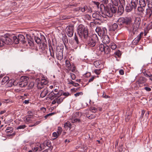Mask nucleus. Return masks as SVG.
<instances>
[{
	"label": "nucleus",
	"instance_id": "052dcab7",
	"mask_svg": "<svg viewBox=\"0 0 152 152\" xmlns=\"http://www.w3.org/2000/svg\"><path fill=\"white\" fill-rule=\"evenodd\" d=\"M83 95V93L82 92H77L75 94V97H77L80 95Z\"/></svg>",
	"mask_w": 152,
	"mask_h": 152
},
{
	"label": "nucleus",
	"instance_id": "b1692460",
	"mask_svg": "<svg viewBox=\"0 0 152 152\" xmlns=\"http://www.w3.org/2000/svg\"><path fill=\"white\" fill-rule=\"evenodd\" d=\"M141 38L137 36L133 40V43L135 45H137L139 43Z\"/></svg>",
	"mask_w": 152,
	"mask_h": 152
},
{
	"label": "nucleus",
	"instance_id": "774afa93",
	"mask_svg": "<svg viewBox=\"0 0 152 152\" xmlns=\"http://www.w3.org/2000/svg\"><path fill=\"white\" fill-rule=\"evenodd\" d=\"M130 118V116L129 115H128L125 117V120L126 122H128Z\"/></svg>",
	"mask_w": 152,
	"mask_h": 152
},
{
	"label": "nucleus",
	"instance_id": "3c124183",
	"mask_svg": "<svg viewBox=\"0 0 152 152\" xmlns=\"http://www.w3.org/2000/svg\"><path fill=\"white\" fill-rule=\"evenodd\" d=\"M96 25V24L94 23L93 22H91L90 24V26L91 27V28H95Z\"/></svg>",
	"mask_w": 152,
	"mask_h": 152
},
{
	"label": "nucleus",
	"instance_id": "f704fd0d",
	"mask_svg": "<svg viewBox=\"0 0 152 152\" xmlns=\"http://www.w3.org/2000/svg\"><path fill=\"white\" fill-rule=\"evenodd\" d=\"M44 86V85L40 81H39V82L37 84V87L38 89H40L43 88Z\"/></svg>",
	"mask_w": 152,
	"mask_h": 152
},
{
	"label": "nucleus",
	"instance_id": "9b49d317",
	"mask_svg": "<svg viewBox=\"0 0 152 152\" xmlns=\"http://www.w3.org/2000/svg\"><path fill=\"white\" fill-rule=\"evenodd\" d=\"M66 32L69 37L72 36L74 33V27L71 26H67L66 28Z\"/></svg>",
	"mask_w": 152,
	"mask_h": 152
},
{
	"label": "nucleus",
	"instance_id": "7c9ffc66",
	"mask_svg": "<svg viewBox=\"0 0 152 152\" xmlns=\"http://www.w3.org/2000/svg\"><path fill=\"white\" fill-rule=\"evenodd\" d=\"M139 4L140 6L145 7L146 6V3L144 0H139Z\"/></svg>",
	"mask_w": 152,
	"mask_h": 152
},
{
	"label": "nucleus",
	"instance_id": "a18cd8bd",
	"mask_svg": "<svg viewBox=\"0 0 152 152\" xmlns=\"http://www.w3.org/2000/svg\"><path fill=\"white\" fill-rule=\"evenodd\" d=\"M2 37H0V47L3 46L4 44Z\"/></svg>",
	"mask_w": 152,
	"mask_h": 152
},
{
	"label": "nucleus",
	"instance_id": "680f3d73",
	"mask_svg": "<svg viewBox=\"0 0 152 152\" xmlns=\"http://www.w3.org/2000/svg\"><path fill=\"white\" fill-rule=\"evenodd\" d=\"M53 136L55 137L56 138H57L59 135L56 132H53L52 134Z\"/></svg>",
	"mask_w": 152,
	"mask_h": 152
},
{
	"label": "nucleus",
	"instance_id": "c85d7f7f",
	"mask_svg": "<svg viewBox=\"0 0 152 152\" xmlns=\"http://www.w3.org/2000/svg\"><path fill=\"white\" fill-rule=\"evenodd\" d=\"M12 38L15 44H18L19 43V41L18 39V37L17 36H14L13 37H11Z\"/></svg>",
	"mask_w": 152,
	"mask_h": 152
},
{
	"label": "nucleus",
	"instance_id": "ddd939ff",
	"mask_svg": "<svg viewBox=\"0 0 152 152\" xmlns=\"http://www.w3.org/2000/svg\"><path fill=\"white\" fill-rule=\"evenodd\" d=\"M4 44L10 45L12 44V40L11 38L7 36L2 37Z\"/></svg>",
	"mask_w": 152,
	"mask_h": 152
},
{
	"label": "nucleus",
	"instance_id": "4c0bfd02",
	"mask_svg": "<svg viewBox=\"0 0 152 152\" xmlns=\"http://www.w3.org/2000/svg\"><path fill=\"white\" fill-rule=\"evenodd\" d=\"M110 46L112 50H114L117 48L116 45L114 42H112L111 43Z\"/></svg>",
	"mask_w": 152,
	"mask_h": 152
},
{
	"label": "nucleus",
	"instance_id": "09e8293b",
	"mask_svg": "<svg viewBox=\"0 0 152 152\" xmlns=\"http://www.w3.org/2000/svg\"><path fill=\"white\" fill-rule=\"evenodd\" d=\"M114 53L116 56H117L119 57L121 56V52L119 50L115 52Z\"/></svg>",
	"mask_w": 152,
	"mask_h": 152
},
{
	"label": "nucleus",
	"instance_id": "0e129e2a",
	"mask_svg": "<svg viewBox=\"0 0 152 152\" xmlns=\"http://www.w3.org/2000/svg\"><path fill=\"white\" fill-rule=\"evenodd\" d=\"M63 95L65 96V97H67L70 95V94L68 92H63Z\"/></svg>",
	"mask_w": 152,
	"mask_h": 152
},
{
	"label": "nucleus",
	"instance_id": "e2e57ef3",
	"mask_svg": "<svg viewBox=\"0 0 152 152\" xmlns=\"http://www.w3.org/2000/svg\"><path fill=\"white\" fill-rule=\"evenodd\" d=\"M56 96L53 97V99H57L58 97L61 96L58 92L57 93H56Z\"/></svg>",
	"mask_w": 152,
	"mask_h": 152
},
{
	"label": "nucleus",
	"instance_id": "49530a36",
	"mask_svg": "<svg viewBox=\"0 0 152 152\" xmlns=\"http://www.w3.org/2000/svg\"><path fill=\"white\" fill-rule=\"evenodd\" d=\"M41 121H36L34 124L33 125H29V127H33L34 126H36L37 125L39 124Z\"/></svg>",
	"mask_w": 152,
	"mask_h": 152
},
{
	"label": "nucleus",
	"instance_id": "4be33fe9",
	"mask_svg": "<svg viewBox=\"0 0 152 152\" xmlns=\"http://www.w3.org/2000/svg\"><path fill=\"white\" fill-rule=\"evenodd\" d=\"M27 40L29 46H34V44L33 39L30 37H29L28 38Z\"/></svg>",
	"mask_w": 152,
	"mask_h": 152
},
{
	"label": "nucleus",
	"instance_id": "1a4fd4ad",
	"mask_svg": "<svg viewBox=\"0 0 152 152\" xmlns=\"http://www.w3.org/2000/svg\"><path fill=\"white\" fill-rule=\"evenodd\" d=\"M96 31L100 37L104 36L106 35L107 32L106 29L104 27L102 28L99 27H96Z\"/></svg>",
	"mask_w": 152,
	"mask_h": 152
},
{
	"label": "nucleus",
	"instance_id": "423d86ee",
	"mask_svg": "<svg viewBox=\"0 0 152 152\" xmlns=\"http://www.w3.org/2000/svg\"><path fill=\"white\" fill-rule=\"evenodd\" d=\"M82 114L81 112H76L72 115V122L73 123H79L81 122L79 119L82 116Z\"/></svg>",
	"mask_w": 152,
	"mask_h": 152
},
{
	"label": "nucleus",
	"instance_id": "9d476101",
	"mask_svg": "<svg viewBox=\"0 0 152 152\" xmlns=\"http://www.w3.org/2000/svg\"><path fill=\"white\" fill-rule=\"evenodd\" d=\"M79 10L83 12L91 13L92 12V8L89 6L85 5L83 7H79Z\"/></svg>",
	"mask_w": 152,
	"mask_h": 152
},
{
	"label": "nucleus",
	"instance_id": "c9c22d12",
	"mask_svg": "<svg viewBox=\"0 0 152 152\" xmlns=\"http://www.w3.org/2000/svg\"><path fill=\"white\" fill-rule=\"evenodd\" d=\"M92 3L93 5H94V6H96L98 9L99 8V5L100 4V3L99 2L96 1H92Z\"/></svg>",
	"mask_w": 152,
	"mask_h": 152
},
{
	"label": "nucleus",
	"instance_id": "20e7f679",
	"mask_svg": "<svg viewBox=\"0 0 152 152\" xmlns=\"http://www.w3.org/2000/svg\"><path fill=\"white\" fill-rule=\"evenodd\" d=\"M116 6L111 4L109 7H106L105 10L106 16H107L109 17H112L117 12V8Z\"/></svg>",
	"mask_w": 152,
	"mask_h": 152
},
{
	"label": "nucleus",
	"instance_id": "6e6d98bb",
	"mask_svg": "<svg viewBox=\"0 0 152 152\" xmlns=\"http://www.w3.org/2000/svg\"><path fill=\"white\" fill-rule=\"evenodd\" d=\"M67 82H68V84H72L73 85V84H74V82L73 81H72V80L69 79H67Z\"/></svg>",
	"mask_w": 152,
	"mask_h": 152
},
{
	"label": "nucleus",
	"instance_id": "79ce46f5",
	"mask_svg": "<svg viewBox=\"0 0 152 152\" xmlns=\"http://www.w3.org/2000/svg\"><path fill=\"white\" fill-rule=\"evenodd\" d=\"M62 132V128L60 127H58L57 129V133L59 136L61 134Z\"/></svg>",
	"mask_w": 152,
	"mask_h": 152
},
{
	"label": "nucleus",
	"instance_id": "39448f33",
	"mask_svg": "<svg viewBox=\"0 0 152 152\" xmlns=\"http://www.w3.org/2000/svg\"><path fill=\"white\" fill-rule=\"evenodd\" d=\"M138 3L135 2L134 1H131L130 3H127L126 6L125 10L128 12H131L134 8L136 9Z\"/></svg>",
	"mask_w": 152,
	"mask_h": 152
},
{
	"label": "nucleus",
	"instance_id": "6ab92c4d",
	"mask_svg": "<svg viewBox=\"0 0 152 152\" xmlns=\"http://www.w3.org/2000/svg\"><path fill=\"white\" fill-rule=\"evenodd\" d=\"M63 53L56 52V56L58 59L61 60L63 58Z\"/></svg>",
	"mask_w": 152,
	"mask_h": 152
},
{
	"label": "nucleus",
	"instance_id": "58836bf2",
	"mask_svg": "<svg viewBox=\"0 0 152 152\" xmlns=\"http://www.w3.org/2000/svg\"><path fill=\"white\" fill-rule=\"evenodd\" d=\"M148 9L151 10L152 8V0H150L149 1H148Z\"/></svg>",
	"mask_w": 152,
	"mask_h": 152
},
{
	"label": "nucleus",
	"instance_id": "c756f323",
	"mask_svg": "<svg viewBox=\"0 0 152 152\" xmlns=\"http://www.w3.org/2000/svg\"><path fill=\"white\" fill-rule=\"evenodd\" d=\"M14 82V80H9L7 83V86L8 87H11L13 85V82Z\"/></svg>",
	"mask_w": 152,
	"mask_h": 152
},
{
	"label": "nucleus",
	"instance_id": "412c9836",
	"mask_svg": "<svg viewBox=\"0 0 152 152\" xmlns=\"http://www.w3.org/2000/svg\"><path fill=\"white\" fill-rule=\"evenodd\" d=\"M64 50V46L62 45H58L56 47V51L57 52H61L63 53Z\"/></svg>",
	"mask_w": 152,
	"mask_h": 152
},
{
	"label": "nucleus",
	"instance_id": "2eb2a0df",
	"mask_svg": "<svg viewBox=\"0 0 152 152\" xmlns=\"http://www.w3.org/2000/svg\"><path fill=\"white\" fill-rule=\"evenodd\" d=\"M145 7H142L140 6L137 8V10L140 15H143L144 14V12L145 11Z\"/></svg>",
	"mask_w": 152,
	"mask_h": 152
},
{
	"label": "nucleus",
	"instance_id": "a19ab883",
	"mask_svg": "<svg viewBox=\"0 0 152 152\" xmlns=\"http://www.w3.org/2000/svg\"><path fill=\"white\" fill-rule=\"evenodd\" d=\"M66 98V97L63 98L60 97L57 100V103L58 104H61L63 101L64 99Z\"/></svg>",
	"mask_w": 152,
	"mask_h": 152
},
{
	"label": "nucleus",
	"instance_id": "bf43d9fd",
	"mask_svg": "<svg viewBox=\"0 0 152 152\" xmlns=\"http://www.w3.org/2000/svg\"><path fill=\"white\" fill-rule=\"evenodd\" d=\"M66 64L67 67L69 68H70L71 66V64L70 62L69 61H66Z\"/></svg>",
	"mask_w": 152,
	"mask_h": 152
},
{
	"label": "nucleus",
	"instance_id": "e433bc0d",
	"mask_svg": "<svg viewBox=\"0 0 152 152\" xmlns=\"http://www.w3.org/2000/svg\"><path fill=\"white\" fill-rule=\"evenodd\" d=\"M111 1L113 4L112 5L116 6H118L119 4L118 0H111Z\"/></svg>",
	"mask_w": 152,
	"mask_h": 152
},
{
	"label": "nucleus",
	"instance_id": "338daca9",
	"mask_svg": "<svg viewBox=\"0 0 152 152\" xmlns=\"http://www.w3.org/2000/svg\"><path fill=\"white\" fill-rule=\"evenodd\" d=\"M95 76H92L91 78H90L88 80V83H90L93 81L95 78Z\"/></svg>",
	"mask_w": 152,
	"mask_h": 152
},
{
	"label": "nucleus",
	"instance_id": "603ef678",
	"mask_svg": "<svg viewBox=\"0 0 152 152\" xmlns=\"http://www.w3.org/2000/svg\"><path fill=\"white\" fill-rule=\"evenodd\" d=\"M94 72L96 74L99 75L101 72V69H96L94 70Z\"/></svg>",
	"mask_w": 152,
	"mask_h": 152
},
{
	"label": "nucleus",
	"instance_id": "aec40b11",
	"mask_svg": "<svg viewBox=\"0 0 152 152\" xmlns=\"http://www.w3.org/2000/svg\"><path fill=\"white\" fill-rule=\"evenodd\" d=\"M48 91L47 88H45L43 91L41 93L40 96L42 98L45 97L48 93Z\"/></svg>",
	"mask_w": 152,
	"mask_h": 152
},
{
	"label": "nucleus",
	"instance_id": "6e6552de",
	"mask_svg": "<svg viewBox=\"0 0 152 152\" xmlns=\"http://www.w3.org/2000/svg\"><path fill=\"white\" fill-rule=\"evenodd\" d=\"M28 78L26 76H22L20 77V81L18 83V86L20 87H25L28 84Z\"/></svg>",
	"mask_w": 152,
	"mask_h": 152
},
{
	"label": "nucleus",
	"instance_id": "5701e85b",
	"mask_svg": "<svg viewBox=\"0 0 152 152\" xmlns=\"http://www.w3.org/2000/svg\"><path fill=\"white\" fill-rule=\"evenodd\" d=\"M25 120L26 122L30 123L32 122L31 119L33 118L32 116H30L29 115H26L25 117Z\"/></svg>",
	"mask_w": 152,
	"mask_h": 152
},
{
	"label": "nucleus",
	"instance_id": "f3484780",
	"mask_svg": "<svg viewBox=\"0 0 152 152\" xmlns=\"http://www.w3.org/2000/svg\"><path fill=\"white\" fill-rule=\"evenodd\" d=\"M110 40L108 36L106 35L103 37L102 42L105 44H106L109 43Z\"/></svg>",
	"mask_w": 152,
	"mask_h": 152
},
{
	"label": "nucleus",
	"instance_id": "bb28decb",
	"mask_svg": "<svg viewBox=\"0 0 152 152\" xmlns=\"http://www.w3.org/2000/svg\"><path fill=\"white\" fill-rule=\"evenodd\" d=\"M71 123L69 121H67L64 124V127L67 129H71Z\"/></svg>",
	"mask_w": 152,
	"mask_h": 152
},
{
	"label": "nucleus",
	"instance_id": "37998d69",
	"mask_svg": "<svg viewBox=\"0 0 152 152\" xmlns=\"http://www.w3.org/2000/svg\"><path fill=\"white\" fill-rule=\"evenodd\" d=\"M46 144H47V146L49 148H51V143L50 141L49 140H47L45 141Z\"/></svg>",
	"mask_w": 152,
	"mask_h": 152
},
{
	"label": "nucleus",
	"instance_id": "5fc2aeb1",
	"mask_svg": "<svg viewBox=\"0 0 152 152\" xmlns=\"http://www.w3.org/2000/svg\"><path fill=\"white\" fill-rule=\"evenodd\" d=\"M70 75L71 78L72 80H74L76 78V76L74 74L70 73Z\"/></svg>",
	"mask_w": 152,
	"mask_h": 152
},
{
	"label": "nucleus",
	"instance_id": "473e14b6",
	"mask_svg": "<svg viewBox=\"0 0 152 152\" xmlns=\"http://www.w3.org/2000/svg\"><path fill=\"white\" fill-rule=\"evenodd\" d=\"M9 79V77L7 76L4 77L1 80L2 85H3L5 83L7 82Z\"/></svg>",
	"mask_w": 152,
	"mask_h": 152
},
{
	"label": "nucleus",
	"instance_id": "13d9d810",
	"mask_svg": "<svg viewBox=\"0 0 152 152\" xmlns=\"http://www.w3.org/2000/svg\"><path fill=\"white\" fill-rule=\"evenodd\" d=\"M26 127V126L25 125H20L17 128V129H24Z\"/></svg>",
	"mask_w": 152,
	"mask_h": 152
},
{
	"label": "nucleus",
	"instance_id": "69168bd1",
	"mask_svg": "<svg viewBox=\"0 0 152 152\" xmlns=\"http://www.w3.org/2000/svg\"><path fill=\"white\" fill-rule=\"evenodd\" d=\"M102 2L104 4L107 5L109 2V1L108 0H103Z\"/></svg>",
	"mask_w": 152,
	"mask_h": 152
},
{
	"label": "nucleus",
	"instance_id": "de8ad7c7",
	"mask_svg": "<svg viewBox=\"0 0 152 152\" xmlns=\"http://www.w3.org/2000/svg\"><path fill=\"white\" fill-rule=\"evenodd\" d=\"M42 45L43 46L42 47H41V49H42V50H44L46 48H47V45L45 42H42Z\"/></svg>",
	"mask_w": 152,
	"mask_h": 152
},
{
	"label": "nucleus",
	"instance_id": "f257e3e1",
	"mask_svg": "<svg viewBox=\"0 0 152 152\" xmlns=\"http://www.w3.org/2000/svg\"><path fill=\"white\" fill-rule=\"evenodd\" d=\"M132 19L130 17L120 18L117 20V23H114L110 26V30L111 31H115L117 28L118 25L120 27L125 25L127 30L129 32H132L133 34H134L138 31L141 20L140 18H136L133 24L132 23Z\"/></svg>",
	"mask_w": 152,
	"mask_h": 152
},
{
	"label": "nucleus",
	"instance_id": "a878e982",
	"mask_svg": "<svg viewBox=\"0 0 152 152\" xmlns=\"http://www.w3.org/2000/svg\"><path fill=\"white\" fill-rule=\"evenodd\" d=\"M144 74L145 76L148 77L150 80H152V74L150 72H144Z\"/></svg>",
	"mask_w": 152,
	"mask_h": 152
},
{
	"label": "nucleus",
	"instance_id": "0eeeda50",
	"mask_svg": "<svg viewBox=\"0 0 152 152\" xmlns=\"http://www.w3.org/2000/svg\"><path fill=\"white\" fill-rule=\"evenodd\" d=\"M99 50L101 52H104L105 54L109 55V54L110 55V49L108 45H104V44H101L99 46Z\"/></svg>",
	"mask_w": 152,
	"mask_h": 152
},
{
	"label": "nucleus",
	"instance_id": "c03bdc74",
	"mask_svg": "<svg viewBox=\"0 0 152 152\" xmlns=\"http://www.w3.org/2000/svg\"><path fill=\"white\" fill-rule=\"evenodd\" d=\"M74 39L76 43L78 45H80V42L78 40L77 36L75 34Z\"/></svg>",
	"mask_w": 152,
	"mask_h": 152
},
{
	"label": "nucleus",
	"instance_id": "72a5a7b5",
	"mask_svg": "<svg viewBox=\"0 0 152 152\" xmlns=\"http://www.w3.org/2000/svg\"><path fill=\"white\" fill-rule=\"evenodd\" d=\"M56 95V93H54L53 91H52L48 95V96L50 99H51L52 97L53 98L55 97Z\"/></svg>",
	"mask_w": 152,
	"mask_h": 152
},
{
	"label": "nucleus",
	"instance_id": "4d7b16f0",
	"mask_svg": "<svg viewBox=\"0 0 152 152\" xmlns=\"http://www.w3.org/2000/svg\"><path fill=\"white\" fill-rule=\"evenodd\" d=\"M118 1L120 5H124L125 4V0H118Z\"/></svg>",
	"mask_w": 152,
	"mask_h": 152
},
{
	"label": "nucleus",
	"instance_id": "f8f14e48",
	"mask_svg": "<svg viewBox=\"0 0 152 152\" xmlns=\"http://www.w3.org/2000/svg\"><path fill=\"white\" fill-rule=\"evenodd\" d=\"M102 16L104 18H106V15L105 14L102 15L99 12H95L92 14L93 18L96 20H101Z\"/></svg>",
	"mask_w": 152,
	"mask_h": 152
},
{
	"label": "nucleus",
	"instance_id": "cd10ccee",
	"mask_svg": "<svg viewBox=\"0 0 152 152\" xmlns=\"http://www.w3.org/2000/svg\"><path fill=\"white\" fill-rule=\"evenodd\" d=\"M34 40L38 44H40L42 43L41 39L38 37H34Z\"/></svg>",
	"mask_w": 152,
	"mask_h": 152
},
{
	"label": "nucleus",
	"instance_id": "dca6fc26",
	"mask_svg": "<svg viewBox=\"0 0 152 152\" xmlns=\"http://www.w3.org/2000/svg\"><path fill=\"white\" fill-rule=\"evenodd\" d=\"M124 12V8L123 5H119L118 8L117 12L120 15L123 14Z\"/></svg>",
	"mask_w": 152,
	"mask_h": 152
},
{
	"label": "nucleus",
	"instance_id": "2f4dec72",
	"mask_svg": "<svg viewBox=\"0 0 152 152\" xmlns=\"http://www.w3.org/2000/svg\"><path fill=\"white\" fill-rule=\"evenodd\" d=\"M13 128L11 127H7L5 130V132L7 133H11L13 132Z\"/></svg>",
	"mask_w": 152,
	"mask_h": 152
},
{
	"label": "nucleus",
	"instance_id": "4468645a",
	"mask_svg": "<svg viewBox=\"0 0 152 152\" xmlns=\"http://www.w3.org/2000/svg\"><path fill=\"white\" fill-rule=\"evenodd\" d=\"M18 39L19 41L21 42L23 44H26V40L25 38V37L22 34H19L18 36Z\"/></svg>",
	"mask_w": 152,
	"mask_h": 152
},
{
	"label": "nucleus",
	"instance_id": "ea45409f",
	"mask_svg": "<svg viewBox=\"0 0 152 152\" xmlns=\"http://www.w3.org/2000/svg\"><path fill=\"white\" fill-rule=\"evenodd\" d=\"M98 109L94 107H91L89 108V110L93 113H96L97 110Z\"/></svg>",
	"mask_w": 152,
	"mask_h": 152
},
{
	"label": "nucleus",
	"instance_id": "a211bd4d",
	"mask_svg": "<svg viewBox=\"0 0 152 152\" xmlns=\"http://www.w3.org/2000/svg\"><path fill=\"white\" fill-rule=\"evenodd\" d=\"M49 48L50 56L53 58H54L55 56L54 55L53 49L52 46L50 44H49Z\"/></svg>",
	"mask_w": 152,
	"mask_h": 152
},
{
	"label": "nucleus",
	"instance_id": "7ed1b4c3",
	"mask_svg": "<svg viewBox=\"0 0 152 152\" xmlns=\"http://www.w3.org/2000/svg\"><path fill=\"white\" fill-rule=\"evenodd\" d=\"M77 32L80 38H83V39L90 34L88 33V29L82 24L79 25L78 26Z\"/></svg>",
	"mask_w": 152,
	"mask_h": 152
},
{
	"label": "nucleus",
	"instance_id": "f03ea898",
	"mask_svg": "<svg viewBox=\"0 0 152 152\" xmlns=\"http://www.w3.org/2000/svg\"><path fill=\"white\" fill-rule=\"evenodd\" d=\"M86 45L89 47H93L95 46L98 40V38L96 34L90 36V34L83 39Z\"/></svg>",
	"mask_w": 152,
	"mask_h": 152
},
{
	"label": "nucleus",
	"instance_id": "8fccbe9b",
	"mask_svg": "<svg viewBox=\"0 0 152 152\" xmlns=\"http://www.w3.org/2000/svg\"><path fill=\"white\" fill-rule=\"evenodd\" d=\"M40 81L44 85H46L48 83L47 81L45 79H42Z\"/></svg>",
	"mask_w": 152,
	"mask_h": 152
},
{
	"label": "nucleus",
	"instance_id": "393cba45",
	"mask_svg": "<svg viewBox=\"0 0 152 152\" xmlns=\"http://www.w3.org/2000/svg\"><path fill=\"white\" fill-rule=\"evenodd\" d=\"M146 81V79L145 77H141L139 79L138 82L139 83L143 84L145 83Z\"/></svg>",
	"mask_w": 152,
	"mask_h": 152
},
{
	"label": "nucleus",
	"instance_id": "864d4df0",
	"mask_svg": "<svg viewBox=\"0 0 152 152\" xmlns=\"http://www.w3.org/2000/svg\"><path fill=\"white\" fill-rule=\"evenodd\" d=\"M55 113H49L45 116L44 118H45V119H46L48 116H52Z\"/></svg>",
	"mask_w": 152,
	"mask_h": 152
}]
</instances>
